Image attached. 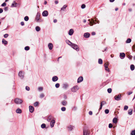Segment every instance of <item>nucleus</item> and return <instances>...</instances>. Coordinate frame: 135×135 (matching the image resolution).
Returning a JSON list of instances; mask_svg holds the SVG:
<instances>
[{"label": "nucleus", "instance_id": "f257e3e1", "mask_svg": "<svg viewBox=\"0 0 135 135\" xmlns=\"http://www.w3.org/2000/svg\"><path fill=\"white\" fill-rule=\"evenodd\" d=\"M79 89V88L78 86L76 85L71 88V90L72 92L74 93L77 91Z\"/></svg>", "mask_w": 135, "mask_h": 135}, {"label": "nucleus", "instance_id": "f03ea898", "mask_svg": "<svg viewBox=\"0 0 135 135\" xmlns=\"http://www.w3.org/2000/svg\"><path fill=\"white\" fill-rule=\"evenodd\" d=\"M71 46L72 48L75 50L77 51H79V48L77 45L73 43Z\"/></svg>", "mask_w": 135, "mask_h": 135}, {"label": "nucleus", "instance_id": "7ed1b4c3", "mask_svg": "<svg viewBox=\"0 0 135 135\" xmlns=\"http://www.w3.org/2000/svg\"><path fill=\"white\" fill-rule=\"evenodd\" d=\"M40 13L39 12H37L35 18V19L37 22H40Z\"/></svg>", "mask_w": 135, "mask_h": 135}, {"label": "nucleus", "instance_id": "20e7f679", "mask_svg": "<svg viewBox=\"0 0 135 135\" xmlns=\"http://www.w3.org/2000/svg\"><path fill=\"white\" fill-rule=\"evenodd\" d=\"M14 101L15 103L17 104H21L23 102L22 100L18 98L15 99Z\"/></svg>", "mask_w": 135, "mask_h": 135}, {"label": "nucleus", "instance_id": "39448f33", "mask_svg": "<svg viewBox=\"0 0 135 135\" xmlns=\"http://www.w3.org/2000/svg\"><path fill=\"white\" fill-rule=\"evenodd\" d=\"M24 75V73L22 71H21L19 72L18 76L21 79H22L23 78Z\"/></svg>", "mask_w": 135, "mask_h": 135}, {"label": "nucleus", "instance_id": "423d86ee", "mask_svg": "<svg viewBox=\"0 0 135 135\" xmlns=\"http://www.w3.org/2000/svg\"><path fill=\"white\" fill-rule=\"evenodd\" d=\"M121 97V95L120 94L117 95H115L114 97L115 99L117 100H120V98Z\"/></svg>", "mask_w": 135, "mask_h": 135}, {"label": "nucleus", "instance_id": "0eeeda50", "mask_svg": "<svg viewBox=\"0 0 135 135\" xmlns=\"http://www.w3.org/2000/svg\"><path fill=\"white\" fill-rule=\"evenodd\" d=\"M55 122V121L54 120L52 119L51 120L50 124L51 128H52L54 127Z\"/></svg>", "mask_w": 135, "mask_h": 135}, {"label": "nucleus", "instance_id": "6e6552de", "mask_svg": "<svg viewBox=\"0 0 135 135\" xmlns=\"http://www.w3.org/2000/svg\"><path fill=\"white\" fill-rule=\"evenodd\" d=\"M48 15V12L47 11H45L43 12L42 13L43 16L44 17L47 16Z\"/></svg>", "mask_w": 135, "mask_h": 135}, {"label": "nucleus", "instance_id": "1a4fd4ad", "mask_svg": "<svg viewBox=\"0 0 135 135\" xmlns=\"http://www.w3.org/2000/svg\"><path fill=\"white\" fill-rule=\"evenodd\" d=\"M83 80V77L81 76L79 77L78 79L77 82L78 83H80Z\"/></svg>", "mask_w": 135, "mask_h": 135}, {"label": "nucleus", "instance_id": "9d476101", "mask_svg": "<svg viewBox=\"0 0 135 135\" xmlns=\"http://www.w3.org/2000/svg\"><path fill=\"white\" fill-rule=\"evenodd\" d=\"M68 128L69 130L71 131L74 129L75 127L73 125H70L68 126Z\"/></svg>", "mask_w": 135, "mask_h": 135}, {"label": "nucleus", "instance_id": "9b49d317", "mask_svg": "<svg viewBox=\"0 0 135 135\" xmlns=\"http://www.w3.org/2000/svg\"><path fill=\"white\" fill-rule=\"evenodd\" d=\"M119 56L121 59H124L125 56V54L124 53H120Z\"/></svg>", "mask_w": 135, "mask_h": 135}, {"label": "nucleus", "instance_id": "f8f14e48", "mask_svg": "<svg viewBox=\"0 0 135 135\" xmlns=\"http://www.w3.org/2000/svg\"><path fill=\"white\" fill-rule=\"evenodd\" d=\"M90 34L88 32H87L86 33H85L84 34V36L86 38H89L90 36Z\"/></svg>", "mask_w": 135, "mask_h": 135}, {"label": "nucleus", "instance_id": "ddd939ff", "mask_svg": "<svg viewBox=\"0 0 135 135\" xmlns=\"http://www.w3.org/2000/svg\"><path fill=\"white\" fill-rule=\"evenodd\" d=\"M48 47L50 50H52V49L53 47V45L51 43H49L48 45Z\"/></svg>", "mask_w": 135, "mask_h": 135}, {"label": "nucleus", "instance_id": "4468645a", "mask_svg": "<svg viewBox=\"0 0 135 135\" xmlns=\"http://www.w3.org/2000/svg\"><path fill=\"white\" fill-rule=\"evenodd\" d=\"M88 21H89L90 24V26H93L94 24H95V23L94 22V21L93 19L92 20V21H90V19H89L88 20Z\"/></svg>", "mask_w": 135, "mask_h": 135}, {"label": "nucleus", "instance_id": "2eb2a0df", "mask_svg": "<svg viewBox=\"0 0 135 135\" xmlns=\"http://www.w3.org/2000/svg\"><path fill=\"white\" fill-rule=\"evenodd\" d=\"M30 112L31 113H32L34 111V108L33 107L31 106H29Z\"/></svg>", "mask_w": 135, "mask_h": 135}, {"label": "nucleus", "instance_id": "dca6fc26", "mask_svg": "<svg viewBox=\"0 0 135 135\" xmlns=\"http://www.w3.org/2000/svg\"><path fill=\"white\" fill-rule=\"evenodd\" d=\"M74 32V30L72 29H70L69 32V35L70 36L72 35L73 34Z\"/></svg>", "mask_w": 135, "mask_h": 135}, {"label": "nucleus", "instance_id": "f3484780", "mask_svg": "<svg viewBox=\"0 0 135 135\" xmlns=\"http://www.w3.org/2000/svg\"><path fill=\"white\" fill-rule=\"evenodd\" d=\"M83 135H89V133L88 132L86 129H84L83 131Z\"/></svg>", "mask_w": 135, "mask_h": 135}, {"label": "nucleus", "instance_id": "a211bd4d", "mask_svg": "<svg viewBox=\"0 0 135 135\" xmlns=\"http://www.w3.org/2000/svg\"><path fill=\"white\" fill-rule=\"evenodd\" d=\"M52 118L53 117L52 116L50 115L48 117L47 119V120L48 122H50V121L52 119Z\"/></svg>", "mask_w": 135, "mask_h": 135}, {"label": "nucleus", "instance_id": "6ab92c4d", "mask_svg": "<svg viewBox=\"0 0 135 135\" xmlns=\"http://www.w3.org/2000/svg\"><path fill=\"white\" fill-rule=\"evenodd\" d=\"M58 80V77L56 76H54L52 78V80L53 81L55 82L57 81Z\"/></svg>", "mask_w": 135, "mask_h": 135}, {"label": "nucleus", "instance_id": "aec40b11", "mask_svg": "<svg viewBox=\"0 0 135 135\" xmlns=\"http://www.w3.org/2000/svg\"><path fill=\"white\" fill-rule=\"evenodd\" d=\"M18 5V4H17L15 1H14L13 3L12 4L11 6L12 7H16Z\"/></svg>", "mask_w": 135, "mask_h": 135}, {"label": "nucleus", "instance_id": "412c9836", "mask_svg": "<svg viewBox=\"0 0 135 135\" xmlns=\"http://www.w3.org/2000/svg\"><path fill=\"white\" fill-rule=\"evenodd\" d=\"M66 42L70 46H71L73 44V43H72L69 40H67L66 41Z\"/></svg>", "mask_w": 135, "mask_h": 135}, {"label": "nucleus", "instance_id": "4be33fe9", "mask_svg": "<svg viewBox=\"0 0 135 135\" xmlns=\"http://www.w3.org/2000/svg\"><path fill=\"white\" fill-rule=\"evenodd\" d=\"M22 110L19 108H18L16 110V112L17 113L20 114L22 113Z\"/></svg>", "mask_w": 135, "mask_h": 135}, {"label": "nucleus", "instance_id": "5701e85b", "mask_svg": "<svg viewBox=\"0 0 135 135\" xmlns=\"http://www.w3.org/2000/svg\"><path fill=\"white\" fill-rule=\"evenodd\" d=\"M2 42L3 44H4V45L7 44L8 42L7 41L5 40L4 39H3L2 41Z\"/></svg>", "mask_w": 135, "mask_h": 135}, {"label": "nucleus", "instance_id": "b1692460", "mask_svg": "<svg viewBox=\"0 0 135 135\" xmlns=\"http://www.w3.org/2000/svg\"><path fill=\"white\" fill-rule=\"evenodd\" d=\"M69 86L66 83H65L63 84V88L65 89H66Z\"/></svg>", "mask_w": 135, "mask_h": 135}, {"label": "nucleus", "instance_id": "393cba45", "mask_svg": "<svg viewBox=\"0 0 135 135\" xmlns=\"http://www.w3.org/2000/svg\"><path fill=\"white\" fill-rule=\"evenodd\" d=\"M61 104L63 106H65L67 104V102L65 101L64 100L62 102Z\"/></svg>", "mask_w": 135, "mask_h": 135}, {"label": "nucleus", "instance_id": "a878e982", "mask_svg": "<svg viewBox=\"0 0 135 135\" xmlns=\"http://www.w3.org/2000/svg\"><path fill=\"white\" fill-rule=\"evenodd\" d=\"M132 109H130L128 110V114L129 115H131L132 113Z\"/></svg>", "mask_w": 135, "mask_h": 135}, {"label": "nucleus", "instance_id": "bb28decb", "mask_svg": "<svg viewBox=\"0 0 135 135\" xmlns=\"http://www.w3.org/2000/svg\"><path fill=\"white\" fill-rule=\"evenodd\" d=\"M113 122L114 123H116L117 122V118H114L113 120Z\"/></svg>", "mask_w": 135, "mask_h": 135}, {"label": "nucleus", "instance_id": "cd10ccee", "mask_svg": "<svg viewBox=\"0 0 135 135\" xmlns=\"http://www.w3.org/2000/svg\"><path fill=\"white\" fill-rule=\"evenodd\" d=\"M130 68L131 70L133 71L134 69V66L133 65H131L130 66Z\"/></svg>", "mask_w": 135, "mask_h": 135}, {"label": "nucleus", "instance_id": "c85d7f7f", "mask_svg": "<svg viewBox=\"0 0 135 135\" xmlns=\"http://www.w3.org/2000/svg\"><path fill=\"white\" fill-rule=\"evenodd\" d=\"M67 7V5H64L63 6V7L61 8V10L64 11V9H65Z\"/></svg>", "mask_w": 135, "mask_h": 135}, {"label": "nucleus", "instance_id": "c756f323", "mask_svg": "<svg viewBox=\"0 0 135 135\" xmlns=\"http://www.w3.org/2000/svg\"><path fill=\"white\" fill-rule=\"evenodd\" d=\"M98 62L99 64H102L103 63V61L101 59H99L98 60Z\"/></svg>", "mask_w": 135, "mask_h": 135}, {"label": "nucleus", "instance_id": "7c9ffc66", "mask_svg": "<svg viewBox=\"0 0 135 135\" xmlns=\"http://www.w3.org/2000/svg\"><path fill=\"white\" fill-rule=\"evenodd\" d=\"M36 30V31L38 32L40 30V28L39 26H36L35 28Z\"/></svg>", "mask_w": 135, "mask_h": 135}, {"label": "nucleus", "instance_id": "2f4dec72", "mask_svg": "<svg viewBox=\"0 0 135 135\" xmlns=\"http://www.w3.org/2000/svg\"><path fill=\"white\" fill-rule=\"evenodd\" d=\"M131 41V39L130 38H128L126 41V42L127 43H130Z\"/></svg>", "mask_w": 135, "mask_h": 135}, {"label": "nucleus", "instance_id": "473e14b6", "mask_svg": "<svg viewBox=\"0 0 135 135\" xmlns=\"http://www.w3.org/2000/svg\"><path fill=\"white\" fill-rule=\"evenodd\" d=\"M130 134L131 135H135V130L132 131Z\"/></svg>", "mask_w": 135, "mask_h": 135}, {"label": "nucleus", "instance_id": "72a5a7b5", "mask_svg": "<svg viewBox=\"0 0 135 135\" xmlns=\"http://www.w3.org/2000/svg\"><path fill=\"white\" fill-rule=\"evenodd\" d=\"M24 20L26 21H27L29 20V17L27 16H26L24 18Z\"/></svg>", "mask_w": 135, "mask_h": 135}, {"label": "nucleus", "instance_id": "f704fd0d", "mask_svg": "<svg viewBox=\"0 0 135 135\" xmlns=\"http://www.w3.org/2000/svg\"><path fill=\"white\" fill-rule=\"evenodd\" d=\"M39 104V103L38 102H35L34 104V105L35 107H36L38 106Z\"/></svg>", "mask_w": 135, "mask_h": 135}, {"label": "nucleus", "instance_id": "c9c22d12", "mask_svg": "<svg viewBox=\"0 0 135 135\" xmlns=\"http://www.w3.org/2000/svg\"><path fill=\"white\" fill-rule=\"evenodd\" d=\"M41 127L42 128H44L46 127V124L44 123H43L41 125Z\"/></svg>", "mask_w": 135, "mask_h": 135}, {"label": "nucleus", "instance_id": "e433bc0d", "mask_svg": "<svg viewBox=\"0 0 135 135\" xmlns=\"http://www.w3.org/2000/svg\"><path fill=\"white\" fill-rule=\"evenodd\" d=\"M30 49V47L28 46H27L25 47V50L26 51H28Z\"/></svg>", "mask_w": 135, "mask_h": 135}, {"label": "nucleus", "instance_id": "4c0bfd02", "mask_svg": "<svg viewBox=\"0 0 135 135\" xmlns=\"http://www.w3.org/2000/svg\"><path fill=\"white\" fill-rule=\"evenodd\" d=\"M112 91V89L111 88H109L107 89V91L109 93H110Z\"/></svg>", "mask_w": 135, "mask_h": 135}, {"label": "nucleus", "instance_id": "58836bf2", "mask_svg": "<svg viewBox=\"0 0 135 135\" xmlns=\"http://www.w3.org/2000/svg\"><path fill=\"white\" fill-rule=\"evenodd\" d=\"M128 108V106L127 105L124 106V110H127Z\"/></svg>", "mask_w": 135, "mask_h": 135}, {"label": "nucleus", "instance_id": "ea45409f", "mask_svg": "<svg viewBox=\"0 0 135 135\" xmlns=\"http://www.w3.org/2000/svg\"><path fill=\"white\" fill-rule=\"evenodd\" d=\"M60 86V84L59 83H56L55 84V87L57 88H59V87Z\"/></svg>", "mask_w": 135, "mask_h": 135}, {"label": "nucleus", "instance_id": "a19ab883", "mask_svg": "<svg viewBox=\"0 0 135 135\" xmlns=\"http://www.w3.org/2000/svg\"><path fill=\"white\" fill-rule=\"evenodd\" d=\"M45 96V95L44 94L41 93L40 94V97L41 98H42L44 97Z\"/></svg>", "mask_w": 135, "mask_h": 135}, {"label": "nucleus", "instance_id": "79ce46f5", "mask_svg": "<svg viewBox=\"0 0 135 135\" xmlns=\"http://www.w3.org/2000/svg\"><path fill=\"white\" fill-rule=\"evenodd\" d=\"M109 110L108 109H106L105 110V114H108L109 113Z\"/></svg>", "mask_w": 135, "mask_h": 135}, {"label": "nucleus", "instance_id": "37998d69", "mask_svg": "<svg viewBox=\"0 0 135 135\" xmlns=\"http://www.w3.org/2000/svg\"><path fill=\"white\" fill-rule=\"evenodd\" d=\"M108 65L109 64L108 63H105L104 65L105 68H107V67H108Z\"/></svg>", "mask_w": 135, "mask_h": 135}, {"label": "nucleus", "instance_id": "c03bdc74", "mask_svg": "<svg viewBox=\"0 0 135 135\" xmlns=\"http://www.w3.org/2000/svg\"><path fill=\"white\" fill-rule=\"evenodd\" d=\"M61 110L62 111H64L66 110V108L64 107H62L61 108Z\"/></svg>", "mask_w": 135, "mask_h": 135}, {"label": "nucleus", "instance_id": "a18cd8bd", "mask_svg": "<svg viewBox=\"0 0 135 135\" xmlns=\"http://www.w3.org/2000/svg\"><path fill=\"white\" fill-rule=\"evenodd\" d=\"M38 89L39 91H42L43 90V88L42 87H40L38 88Z\"/></svg>", "mask_w": 135, "mask_h": 135}, {"label": "nucleus", "instance_id": "49530a36", "mask_svg": "<svg viewBox=\"0 0 135 135\" xmlns=\"http://www.w3.org/2000/svg\"><path fill=\"white\" fill-rule=\"evenodd\" d=\"M103 106V104L102 102H101L100 103V107L99 108V110H100L102 109V107Z\"/></svg>", "mask_w": 135, "mask_h": 135}, {"label": "nucleus", "instance_id": "de8ad7c7", "mask_svg": "<svg viewBox=\"0 0 135 135\" xmlns=\"http://www.w3.org/2000/svg\"><path fill=\"white\" fill-rule=\"evenodd\" d=\"M103 106V104L102 102H101L100 103V107L99 108V110H100L102 109V107Z\"/></svg>", "mask_w": 135, "mask_h": 135}, {"label": "nucleus", "instance_id": "09e8293b", "mask_svg": "<svg viewBox=\"0 0 135 135\" xmlns=\"http://www.w3.org/2000/svg\"><path fill=\"white\" fill-rule=\"evenodd\" d=\"M8 34H6L4 35V38H6L8 36Z\"/></svg>", "mask_w": 135, "mask_h": 135}, {"label": "nucleus", "instance_id": "8fccbe9b", "mask_svg": "<svg viewBox=\"0 0 135 135\" xmlns=\"http://www.w3.org/2000/svg\"><path fill=\"white\" fill-rule=\"evenodd\" d=\"M113 127V125L112 124L110 123L109 125V128H112Z\"/></svg>", "mask_w": 135, "mask_h": 135}, {"label": "nucleus", "instance_id": "3c124183", "mask_svg": "<svg viewBox=\"0 0 135 135\" xmlns=\"http://www.w3.org/2000/svg\"><path fill=\"white\" fill-rule=\"evenodd\" d=\"M85 7V6L84 4H83L81 6V8L82 9L84 8Z\"/></svg>", "mask_w": 135, "mask_h": 135}, {"label": "nucleus", "instance_id": "603ef678", "mask_svg": "<svg viewBox=\"0 0 135 135\" xmlns=\"http://www.w3.org/2000/svg\"><path fill=\"white\" fill-rule=\"evenodd\" d=\"M26 89L27 91H29L30 89V88L28 86H26Z\"/></svg>", "mask_w": 135, "mask_h": 135}, {"label": "nucleus", "instance_id": "864d4df0", "mask_svg": "<svg viewBox=\"0 0 135 135\" xmlns=\"http://www.w3.org/2000/svg\"><path fill=\"white\" fill-rule=\"evenodd\" d=\"M6 3L4 2L1 4V6H4L6 5Z\"/></svg>", "mask_w": 135, "mask_h": 135}, {"label": "nucleus", "instance_id": "5fc2aeb1", "mask_svg": "<svg viewBox=\"0 0 135 135\" xmlns=\"http://www.w3.org/2000/svg\"><path fill=\"white\" fill-rule=\"evenodd\" d=\"M105 70L107 71L108 72H109V69L108 67L107 68H105Z\"/></svg>", "mask_w": 135, "mask_h": 135}, {"label": "nucleus", "instance_id": "6e6d98bb", "mask_svg": "<svg viewBox=\"0 0 135 135\" xmlns=\"http://www.w3.org/2000/svg\"><path fill=\"white\" fill-rule=\"evenodd\" d=\"M89 113L90 115H91L93 114L92 112L91 111H89Z\"/></svg>", "mask_w": 135, "mask_h": 135}, {"label": "nucleus", "instance_id": "4d7b16f0", "mask_svg": "<svg viewBox=\"0 0 135 135\" xmlns=\"http://www.w3.org/2000/svg\"><path fill=\"white\" fill-rule=\"evenodd\" d=\"M21 24L22 26H24V23L23 22H21Z\"/></svg>", "mask_w": 135, "mask_h": 135}, {"label": "nucleus", "instance_id": "13d9d810", "mask_svg": "<svg viewBox=\"0 0 135 135\" xmlns=\"http://www.w3.org/2000/svg\"><path fill=\"white\" fill-rule=\"evenodd\" d=\"M4 11H7L8 10V8L7 7H5L4 9Z\"/></svg>", "mask_w": 135, "mask_h": 135}, {"label": "nucleus", "instance_id": "bf43d9fd", "mask_svg": "<svg viewBox=\"0 0 135 135\" xmlns=\"http://www.w3.org/2000/svg\"><path fill=\"white\" fill-rule=\"evenodd\" d=\"M58 1L57 0L55 1V3L56 4H57L58 3Z\"/></svg>", "mask_w": 135, "mask_h": 135}, {"label": "nucleus", "instance_id": "052dcab7", "mask_svg": "<svg viewBox=\"0 0 135 135\" xmlns=\"http://www.w3.org/2000/svg\"><path fill=\"white\" fill-rule=\"evenodd\" d=\"M95 33L94 32H92L91 33V34L93 35H95Z\"/></svg>", "mask_w": 135, "mask_h": 135}, {"label": "nucleus", "instance_id": "680f3d73", "mask_svg": "<svg viewBox=\"0 0 135 135\" xmlns=\"http://www.w3.org/2000/svg\"><path fill=\"white\" fill-rule=\"evenodd\" d=\"M3 12V10L2 8H0V13H2Z\"/></svg>", "mask_w": 135, "mask_h": 135}, {"label": "nucleus", "instance_id": "e2e57ef3", "mask_svg": "<svg viewBox=\"0 0 135 135\" xmlns=\"http://www.w3.org/2000/svg\"><path fill=\"white\" fill-rule=\"evenodd\" d=\"M133 50L134 51H135V45H134L133 46Z\"/></svg>", "mask_w": 135, "mask_h": 135}, {"label": "nucleus", "instance_id": "0e129e2a", "mask_svg": "<svg viewBox=\"0 0 135 135\" xmlns=\"http://www.w3.org/2000/svg\"><path fill=\"white\" fill-rule=\"evenodd\" d=\"M102 103L103 105H104V104H106V103L104 101H103L102 102Z\"/></svg>", "mask_w": 135, "mask_h": 135}, {"label": "nucleus", "instance_id": "69168bd1", "mask_svg": "<svg viewBox=\"0 0 135 135\" xmlns=\"http://www.w3.org/2000/svg\"><path fill=\"white\" fill-rule=\"evenodd\" d=\"M132 93V92L130 91L128 92V95H129L130 94H131Z\"/></svg>", "mask_w": 135, "mask_h": 135}, {"label": "nucleus", "instance_id": "338daca9", "mask_svg": "<svg viewBox=\"0 0 135 135\" xmlns=\"http://www.w3.org/2000/svg\"><path fill=\"white\" fill-rule=\"evenodd\" d=\"M53 22L55 23L56 22H57V20L56 19H54V21H53Z\"/></svg>", "mask_w": 135, "mask_h": 135}, {"label": "nucleus", "instance_id": "774afa93", "mask_svg": "<svg viewBox=\"0 0 135 135\" xmlns=\"http://www.w3.org/2000/svg\"><path fill=\"white\" fill-rule=\"evenodd\" d=\"M128 10L129 12H131L132 11V9L131 8H129Z\"/></svg>", "mask_w": 135, "mask_h": 135}]
</instances>
